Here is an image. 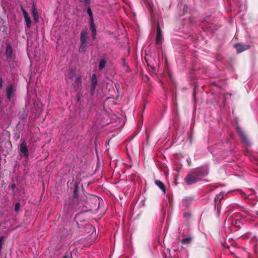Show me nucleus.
Returning a JSON list of instances; mask_svg holds the SVG:
<instances>
[{
	"label": "nucleus",
	"instance_id": "nucleus-1",
	"mask_svg": "<svg viewBox=\"0 0 258 258\" xmlns=\"http://www.w3.org/2000/svg\"><path fill=\"white\" fill-rule=\"evenodd\" d=\"M208 173L207 167H201L194 169L185 178V181L188 185L192 184L201 180Z\"/></svg>",
	"mask_w": 258,
	"mask_h": 258
},
{
	"label": "nucleus",
	"instance_id": "nucleus-2",
	"mask_svg": "<svg viewBox=\"0 0 258 258\" xmlns=\"http://www.w3.org/2000/svg\"><path fill=\"white\" fill-rule=\"evenodd\" d=\"M237 121L238 120L237 118L233 119L231 122L232 125L235 127L236 132L238 134L241 141L244 144V145L246 147L250 146V144L248 138L245 135L242 128L237 125Z\"/></svg>",
	"mask_w": 258,
	"mask_h": 258
},
{
	"label": "nucleus",
	"instance_id": "nucleus-3",
	"mask_svg": "<svg viewBox=\"0 0 258 258\" xmlns=\"http://www.w3.org/2000/svg\"><path fill=\"white\" fill-rule=\"evenodd\" d=\"M16 88L15 85L13 83L9 84L6 89L7 100L8 101H13L16 98Z\"/></svg>",
	"mask_w": 258,
	"mask_h": 258
},
{
	"label": "nucleus",
	"instance_id": "nucleus-4",
	"mask_svg": "<svg viewBox=\"0 0 258 258\" xmlns=\"http://www.w3.org/2000/svg\"><path fill=\"white\" fill-rule=\"evenodd\" d=\"M163 39L162 31L161 30V28L160 27V24L159 22L157 23V31H156V43L158 45H160L162 43V40Z\"/></svg>",
	"mask_w": 258,
	"mask_h": 258
},
{
	"label": "nucleus",
	"instance_id": "nucleus-5",
	"mask_svg": "<svg viewBox=\"0 0 258 258\" xmlns=\"http://www.w3.org/2000/svg\"><path fill=\"white\" fill-rule=\"evenodd\" d=\"M97 83L98 82L96 75L95 74H93L91 78V84L90 86V93L91 95H93L94 94Z\"/></svg>",
	"mask_w": 258,
	"mask_h": 258
},
{
	"label": "nucleus",
	"instance_id": "nucleus-6",
	"mask_svg": "<svg viewBox=\"0 0 258 258\" xmlns=\"http://www.w3.org/2000/svg\"><path fill=\"white\" fill-rule=\"evenodd\" d=\"M234 47L236 49L237 53H241L243 51L248 49L250 48V45L249 44L237 43L234 45Z\"/></svg>",
	"mask_w": 258,
	"mask_h": 258
},
{
	"label": "nucleus",
	"instance_id": "nucleus-7",
	"mask_svg": "<svg viewBox=\"0 0 258 258\" xmlns=\"http://www.w3.org/2000/svg\"><path fill=\"white\" fill-rule=\"evenodd\" d=\"M20 152L23 154L25 158L29 156L28 150L26 141H23L20 145Z\"/></svg>",
	"mask_w": 258,
	"mask_h": 258
},
{
	"label": "nucleus",
	"instance_id": "nucleus-8",
	"mask_svg": "<svg viewBox=\"0 0 258 258\" xmlns=\"http://www.w3.org/2000/svg\"><path fill=\"white\" fill-rule=\"evenodd\" d=\"M21 10L24 17L26 27L27 28H29L31 25V20L28 15V13L22 6H21Z\"/></svg>",
	"mask_w": 258,
	"mask_h": 258
},
{
	"label": "nucleus",
	"instance_id": "nucleus-9",
	"mask_svg": "<svg viewBox=\"0 0 258 258\" xmlns=\"http://www.w3.org/2000/svg\"><path fill=\"white\" fill-rule=\"evenodd\" d=\"M89 39L88 35L87 29L85 28L81 31L80 33V42H87Z\"/></svg>",
	"mask_w": 258,
	"mask_h": 258
},
{
	"label": "nucleus",
	"instance_id": "nucleus-10",
	"mask_svg": "<svg viewBox=\"0 0 258 258\" xmlns=\"http://www.w3.org/2000/svg\"><path fill=\"white\" fill-rule=\"evenodd\" d=\"M227 194L225 192L222 191L220 192L218 195H217L215 198V207L218 206L219 204H220L221 200L223 198V197Z\"/></svg>",
	"mask_w": 258,
	"mask_h": 258
},
{
	"label": "nucleus",
	"instance_id": "nucleus-11",
	"mask_svg": "<svg viewBox=\"0 0 258 258\" xmlns=\"http://www.w3.org/2000/svg\"><path fill=\"white\" fill-rule=\"evenodd\" d=\"M88 48V45L87 42H80L79 45V51L81 53H84L87 48Z\"/></svg>",
	"mask_w": 258,
	"mask_h": 258
},
{
	"label": "nucleus",
	"instance_id": "nucleus-12",
	"mask_svg": "<svg viewBox=\"0 0 258 258\" xmlns=\"http://www.w3.org/2000/svg\"><path fill=\"white\" fill-rule=\"evenodd\" d=\"M79 191V183L75 182L74 185L73 197L74 198L78 197Z\"/></svg>",
	"mask_w": 258,
	"mask_h": 258
},
{
	"label": "nucleus",
	"instance_id": "nucleus-13",
	"mask_svg": "<svg viewBox=\"0 0 258 258\" xmlns=\"http://www.w3.org/2000/svg\"><path fill=\"white\" fill-rule=\"evenodd\" d=\"M76 70L74 68H70L69 69L68 74H67V77L68 78L70 79H72L76 75Z\"/></svg>",
	"mask_w": 258,
	"mask_h": 258
},
{
	"label": "nucleus",
	"instance_id": "nucleus-14",
	"mask_svg": "<svg viewBox=\"0 0 258 258\" xmlns=\"http://www.w3.org/2000/svg\"><path fill=\"white\" fill-rule=\"evenodd\" d=\"M81 85H82L81 79V77L79 76L76 78V79L73 83V86L75 88H76L77 89H79L81 86Z\"/></svg>",
	"mask_w": 258,
	"mask_h": 258
},
{
	"label": "nucleus",
	"instance_id": "nucleus-15",
	"mask_svg": "<svg viewBox=\"0 0 258 258\" xmlns=\"http://www.w3.org/2000/svg\"><path fill=\"white\" fill-rule=\"evenodd\" d=\"M155 184H156L157 186H158L159 188L161 189V190L163 192L164 194H165V187L164 184L162 181L158 180H156L155 181Z\"/></svg>",
	"mask_w": 258,
	"mask_h": 258
},
{
	"label": "nucleus",
	"instance_id": "nucleus-16",
	"mask_svg": "<svg viewBox=\"0 0 258 258\" xmlns=\"http://www.w3.org/2000/svg\"><path fill=\"white\" fill-rule=\"evenodd\" d=\"M6 53L7 56L9 58H11L13 54L12 48L10 45H8L6 49Z\"/></svg>",
	"mask_w": 258,
	"mask_h": 258
},
{
	"label": "nucleus",
	"instance_id": "nucleus-17",
	"mask_svg": "<svg viewBox=\"0 0 258 258\" xmlns=\"http://www.w3.org/2000/svg\"><path fill=\"white\" fill-rule=\"evenodd\" d=\"M32 15L34 17V20L35 22H37L38 21V14L37 10L35 7H33V9L32 10Z\"/></svg>",
	"mask_w": 258,
	"mask_h": 258
},
{
	"label": "nucleus",
	"instance_id": "nucleus-18",
	"mask_svg": "<svg viewBox=\"0 0 258 258\" xmlns=\"http://www.w3.org/2000/svg\"><path fill=\"white\" fill-rule=\"evenodd\" d=\"M232 224L236 227L240 228L242 224L241 220L239 219H235L234 220H232Z\"/></svg>",
	"mask_w": 258,
	"mask_h": 258
},
{
	"label": "nucleus",
	"instance_id": "nucleus-19",
	"mask_svg": "<svg viewBox=\"0 0 258 258\" xmlns=\"http://www.w3.org/2000/svg\"><path fill=\"white\" fill-rule=\"evenodd\" d=\"M191 241V237H187L185 238H184L181 240V243L182 244H187L189 243Z\"/></svg>",
	"mask_w": 258,
	"mask_h": 258
},
{
	"label": "nucleus",
	"instance_id": "nucleus-20",
	"mask_svg": "<svg viewBox=\"0 0 258 258\" xmlns=\"http://www.w3.org/2000/svg\"><path fill=\"white\" fill-rule=\"evenodd\" d=\"M106 64V61L105 59H101L99 63V69L102 70L105 67Z\"/></svg>",
	"mask_w": 258,
	"mask_h": 258
},
{
	"label": "nucleus",
	"instance_id": "nucleus-21",
	"mask_svg": "<svg viewBox=\"0 0 258 258\" xmlns=\"http://www.w3.org/2000/svg\"><path fill=\"white\" fill-rule=\"evenodd\" d=\"M87 12L89 16L90 21H93L94 19H93V13H92V11L89 6H88L87 8Z\"/></svg>",
	"mask_w": 258,
	"mask_h": 258
},
{
	"label": "nucleus",
	"instance_id": "nucleus-22",
	"mask_svg": "<svg viewBox=\"0 0 258 258\" xmlns=\"http://www.w3.org/2000/svg\"><path fill=\"white\" fill-rule=\"evenodd\" d=\"M89 23L90 25V29L91 30V31H95V30H96L94 20L89 21Z\"/></svg>",
	"mask_w": 258,
	"mask_h": 258
},
{
	"label": "nucleus",
	"instance_id": "nucleus-23",
	"mask_svg": "<svg viewBox=\"0 0 258 258\" xmlns=\"http://www.w3.org/2000/svg\"><path fill=\"white\" fill-rule=\"evenodd\" d=\"M20 204L19 202L16 203L15 205V211L17 212H18L20 210Z\"/></svg>",
	"mask_w": 258,
	"mask_h": 258
},
{
	"label": "nucleus",
	"instance_id": "nucleus-24",
	"mask_svg": "<svg viewBox=\"0 0 258 258\" xmlns=\"http://www.w3.org/2000/svg\"><path fill=\"white\" fill-rule=\"evenodd\" d=\"M82 1L84 2L85 6L89 5L90 3V0H82Z\"/></svg>",
	"mask_w": 258,
	"mask_h": 258
},
{
	"label": "nucleus",
	"instance_id": "nucleus-25",
	"mask_svg": "<svg viewBox=\"0 0 258 258\" xmlns=\"http://www.w3.org/2000/svg\"><path fill=\"white\" fill-rule=\"evenodd\" d=\"M92 36L93 39L94 40L96 38V30H95V31H92Z\"/></svg>",
	"mask_w": 258,
	"mask_h": 258
},
{
	"label": "nucleus",
	"instance_id": "nucleus-26",
	"mask_svg": "<svg viewBox=\"0 0 258 258\" xmlns=\"http://www.w3.org/2000/svg\"><path fill=\"white\" fill-rule=\"evenodd\" d=\"M3 79L1 77H0V89H2V88L3 87Z\"/></svg>",
	"mask_w": 258,
	"mask_h": 258
},
{
	"label": "nucleus",
	"instance_id": "nucleus-27",
	"mask_svg": "<svg viewBox=\"0 0 258 258\" xmlns=\"http://www.w3.org/2000/svg\"><path fill=\"white\" fill-rule=\"evenodd\" d=\"M209 16H207L205 17H204V21H206L209 19Z\"/></svg>",
	"mask_w": 258,
	"mask_h": 258
},
{
	"label": "nucleus",
	"instance_id": "nucleus-28",
	"mask_svg": "<svg viewBox=\"0 0 258 258\" xmlns=\"http://www.w3.org/2000/svg\"><path fill=\"white\" fill-rule=\"evenodd\" d=\"M16 188V185L15 184H13L12 185V188L13 190H14Z\"/></svg>",
	"mask_w": 258,
	"mask_h": 258
},
{
	"label": "nucleus",
	"instance_id": "nucleus-29",
	"mask_svg": "<svg viewBox=\"0 0 258 258\" xmlns=\"http://www.w3.org/2000/svg\"><path fill=\"white\" fill-rule=\"evenodd\" d=\"M187 162L188 164L189 165L190 162H191V160L189 158L187 159Z\"/></svg>",
	"mask_w": 258,
	"mask_h": 258
},
{
	"label": "nucleus",
	"instance_id": "nucleus-30",
	"mask_svg": "<svg viewBox=\"0 0 258 258\" xmlns=\"http://www.w3.org/2000/svg\"><path fill=\"white\" fill-rule=\"evenodd\" d=\"M255 213H256V214L257 215H258V211H256L255 212Z\"/></svg>",
	"mask_w": 258,
	"mask_h": 258
},
{
	"label": "nucleus",
	"instance_id": "nucleus-31",
	"mask_svg": "<svg viewBox=\"0 0 258 258\" xmlns=\"http://www.w3.org/2000/svg\"><path fill=\"white\" fill-rule=\"evenodd\" d=\"M63 258H68V257H67V256H66V255H65V256H64L63 257Z\"/></svg>",
	"mask_w": 258,
	"mask_h": 258
},
{
	"label": "nucleus",
	"instance_id": "nucleus-32",
	"mask_svg": "<svg viewBox=\"0 0 258 258\" xmlns=\"http://www.w3.org/2000/svg\"><path fill=\"white\" fill-rule=\"evenodd\" d=\"M93 231H95V229L94 227H93Z\"/></svg>",
	"mask_w": 258,
	"mask_h": 258
},
{
	"label": "nucleus",
	"instance_id": "nucleus-33",
	"mask_svg": "<svg viewBox=\"0 0 258 258\" xmlns=\"http://www.w3.org/2000/svg\"><path fill=\"white\" fill-rule=\"evenodd\" d=\"M145 59H146L145 58ZM146 61L147 63H148V61L147 60H146Z\"/></svg>",
	"mask_w": 258,
	"mask_h": 258
}]
</instances>
